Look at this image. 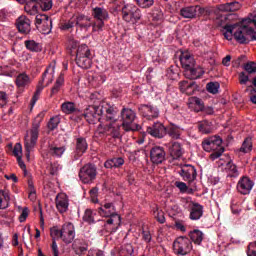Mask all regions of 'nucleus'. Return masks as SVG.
<instances>
[{"mask_svg": "<svg viewBox=\"0 0 256 256\" xmlns=\"http://www.w3.org/2000/svg\"><path fill=\"white\" fill-rule=\"evenodd\" d=\"M101 116L106 119L107 124H99L97 128L98 133L119 139L121 135V123L116 119L117 111H115V108L108 103H102Z\"/></svg>", "mask_w": 256, "mask_h": 256, "instance_id": "f257e3e1", "label": "nucleus"}, {"mask_svg": "<svg viewBox=\"0 0 256 256\" xmlns=\"http://www.w3.org/2000/svg\"><path fill=\"white\" fill-rule=\"evenodd\" d=\"M180 63L184 70V76L186 79H201L205 75V70L201 66L197 65L195 57L189 52H182L180 55Z\"/></svg>", "mask_w": 256, "mask_h": 256, "instance_id": "f03ea898", "label": "nucleus"}, {"mask_svg": "<svg viewBox=\"0 0 256 256\" xmlns=\"http://www.w3.org/2000/svg\"><path fill=\"white\" fill-rule=\"evenodd\" d=\"M99 213L101 217H108L104 227L107 233L117 231V227L121 225V216L117 214V209L113 203H105L99 208Z\"/></svg>", "mask_w": 256, "mask_h": 256, "instance_id": "7ed1b4c3", "label": "nucleus"}, {"mask_svg": "<svg viewBox=\"0 0 256 256\" xmlns=\"http://www.w3.org/2000/svg\"><path fill=\"white\" fill-rule=\"evenodd\" d=\"M202 148L204 151L210 154V159L215 161L219 159L223 153H225V148L223 147V139L219 136H210L202 141Z\"/></svg>", "mask_w": 256, "mask_h": 256, "instance_id": "20e7f679", "label": "nucleus"}, {"mask_svg": "<svg viewBox=\"0 0 256 256\" xmlns=\"http://www.w3.org/2000/svg\"><path fill=\"white\" fill-rule=\"evenodd\" d=\"M41 121H43V114H38L34 119L32 128L27 132L24 139V147L27 152V157L31 155L35 145H37V139H39V127H41Z\"/></svg>", "mask_w": 256, "mask_h": 256, "instance_id": "39448f33", "label": "nucleus"}, {"mask_svg": "<svg viewBox=\"0 0 256 256\" xmlns=\"http://www.w3.org/2000/svg\"><path fill=\"white\" fill-rule=\"evenodd\" d=\"M183 207L186 211H189V219L191 221H199L203 217L204 207L203 205L194 202L191 198L182 199Z\"/></svg>", "mask_w": 256, "mask_h": 256, "instance_id": "423d86ee", "label": "nucleus"}, {"mask_svg": "<svg viewBox=\"0 0 256 256\" xmlns=\"http://www.w3.org/2000/svg\"><path fill=\"white\" fill-rule=\"evenodd\" d=\"M120 115L122 121L121 125L125 131H137V129H139V125L135 123L137 114L131 108H123Z\"/></svg>", "mask_w": 256, "mask_h": 256, "instance_id": "0eeeda50", "label": "nucleus"}, {"mask_svg": "<svg viewBox=\"0 0 256 256\" xmlns=\"http://www.w3.org/2000/svg\"><path fill=\"white\" fill-rule=\"evenodd\" d=\"M91 50L87 44H82L78 47L76 53V64L81 69H89L91 67Z\"/></svg>", "mask_w": 256, "mask_h": 256, "instance_id": "6e6552de", "label": "nucleus"}, {"mask_svg": "<svg viewBox=\"0 0 256 256\" xmlns=\"http://www.w3.org/2000/svg\"><path fill=\"white\" fill-rule=\"evenodd\" d=\"M141 10L134 4H126L122 8V19L126 23H137L141 21Z\"/></svg>", "mask_w": 256, "mask_h": 256, "instance_id": "1a4fd4ad", "label": "nucleus"}, {"mask_svg": "<svg viewBox=\"0 0 256 256\" xmlns=\"http://www.w3.org/2000/svg\"><path fill=\"white\" fill-rule=\"evenodd\" d=\"M173 249L177 255H189L193 249V244L189 238L180 236L174 241Z\"/></svg>", "mask_w": 256, "mask_h": 256, "instance_id": "9d476101", "label": "nucleus"}, {"mask_svg": "<svg viewBox=\"0 0 256 256\" xmlns=\"http://www.w3.org/2000/svg\"><path fill=\"white\" fill-rule=\"evenodd\" d=\"M79 178L82 183H93L97 179V167L95 164H86L79 171Z\"/></svg>", "mask_w": 256, "mask_h": 256, "instance_id": "9b49d317", "label": "nucleus"}, {"mask_svg": "<svg viewBox=\"0 0 256 256\" xmlns=\"http://www.w3.org/2000/svg\"><path fill=\"white\" fill-rule=\"evenodd\" d=\"M102 104L99 106H89L84 111V117L89 123L95 124L97 121H101Z\"/></svg>", "mask_w": 256, "mask_h": 256, "instance_id": "f8f14e48", "label": "nucleus"}, {"mask_svg": "<svg viewBox=\"0 0 256 256\" xmlns=\"http://www.w3.org/2000/svg\"><path fill=\"white\" fill-rule=\"evenodd\" d=\"M146 132L156 139H163L167 135V127L161 122H154L151 126L147 127Z\"/></svg>", "mask_w": 256, "mask_h": 256, "instance_id": "ddd939ff", "label": "nucleus"}, {"mask_svg": "<svg viewBox=\"0 0 256 256\" xmlns=\"http://www.w3.org/2000/svg\"><path fill=\"white\" fill-rule=\"evenodd\" d=\"M254 186L255 182L249 176H242L237 183V191L241 195H249Z\"/></svg>", "mask_w": 256, "mask_h": 256, "instance_id": "4468645a", "label": "nucleus"}, {"mask_svg": "<svg viewBox=\"0 0 256 256\" xmlns=\"http://www.w3.org/2000/svg\"><path fill=\"white\" fill-rule=\"evenodd\" d=\"M61 239L66 245L73 243L75 239V226L72 223H66L62 226Z\"/></svg>", "mask_w": 256, "mask_h": 256, "instance_id": "2eb2a0df", "label": "nucleus"}, {"mask_svg": "<svg viewBox=\"0 0 256 256\" xmlns=\"http://www.w3.org/2000/svg\"><path fill=\"white\" fill-rule=\"evenodd\" d=\"M165 148L161 146H154L150 150V160L154 165H161L165 161Z\"/></svg>", "mask_w": 256, "mask_h": 256, "instance_id": "dca6fc26", "label": "nucleus"}, {"mask_svg": "<svg viewBox=\"0 0 256 256\" xmlns=\"http://www.w3.org/2000/svg\"><path fill=\"white\" fill-rule=\"evenodd\" d=\"M178 173L188 183H193L197 179V170L192 165H184Z\"/></svg>", "mask_w": 256, "mask_h": 256, "instance_id": "f3484780", "label": "nucleus"}, {"mask_svg": "<svg viewBox=\"0 0 256 256\" xmlns=\"http://www.w3.org/2000/svg\"><path fill=\"white\" fill-rule=\"evenodd\" d=\"M234 38L235 40L244 45L245 43H249V26L243 25L235 28Z\"/></svg>", "mask_w": 256, "mask_h": 256, "instance_id": "a211bd4d", "label": "nucleus"}, {"mask_svg": "<svg viewBox=\"0 0 256 256\" xmlns=\"http://www.w3.org/2000/svg\"><path fill=\"white\" fill-rule=\"evenodd\" d=\"M16 27L19 33L23 35H29L31 33V20L25 15H21L16 19Z\"/></svg>", "mask_w": 256, "mask_h": 256, "instance_id": "6ab92c4d", "label": "nucleus"}, {"mask_svg": "<svg viewBox=\"0 0 256 256\" xmlns=\"http://www.w3.org/2000/svg\"><path fill=\"white\" fill-rule=\"evenodd\" d=\"M139 111L141 115L148 120L157 119V117H159V110L157 109V107L152 105L142 104L139 107Z\"/></svg>", "mask_w": 256, "mask_h": 256, "instance_id": "aec40b11", "label": "nucleus"}, {"mask_svg": "<svg viewBox=\"0 0 256 256\" xmlns=\"http://www.w3.org/2000/svg\"><path fill=\"white\" fill-rule=\"evenodd\" d=\"M89 145L87 140L83 137L76 139V150L74 152V160L77 161L79 158L83 157L84 153L87 151Z\"/></svg>", "mask_w": 256, "mask_h": 256, "instance_id": "412c9836", "label": "nucleus"}, {"mask_svg": "<svg viewBox=\"0 0 256 256\" xmlns=\"http://www.w3.org/2000/svg\"><path fill=\"white\" fill-rule=\"evenodd\" d=\"M56 209L59 213H67L69 209V197L65 193H60L56 196Z\"/></svg>", "mask_w": 256, "mask_h": 256, "instance_id": "4be33fe9", "label": "nucleus"}, {"mask_svg": "<svg viewBox=\"0 0 256 256\" xmlns=\"http://www.w3.org/2000/svg\"><path fill=\"white\" fill-rule=\"evenodd\" d=\"M169 154L172 159H181L183 155V147L179 142H172L169 146Z\"/></svg>", "mask_w": 256, "mask_h": 256, "instance_id": "5701e85b", "label": "nucleus"}, {"mask_svg": "<svg viewBox=\"0 0 256 256\" xmlns=\"http://www.w3.org/2000/svg\"><path fill=\"white\" fill-rule=\"evenodd\" d=\"M217 9L218 11H222L224 13L235 12L241 9V3L234 1L225 4H220L218 5Z\"/></svg>", "mask_w": 256, "mask_h": 256, "instance_id": "b1692460", "label": "nucleus"}, {"mask_svg": "<svg viewBox=\"0 0 256 256\" xmlns=\"http://www.w3.org/2000/svg\"><path fill=\"white\" fill-rule=\"evenodd\" d=\"M55 79V66H48L42 75V80L39 83H46V85H51Z\"/></svg>", "mask_w": 256, "mask_h": 256, "instance_id": "393cba45", "label": "nucleus"}, {"mask_svg": "<svg viewBox=\"0 0 256 256\" xmlns=\"http://www.w3.org/2000/svg\"><path fill=\"white\" fill-rule=\"evenodd\" d=\"M182 133L183 129L175 124H170L168 127H166V135H169L171 139H181Z\"/></svg>", "mask_w": 256, "mask_h": 256, "instance_id": "a878e982", "label": "nucleus"}, {"mask_svg": "<svg viewBox=\"0 0 256 256\" xmlns=\"http://www.w3.org/2000/svg\"><path fill=\"white\" fill-rule=\"evenodd\" d=\"M92 15L96 21H107V19H109V12L107 9L101 7L94 8Z\"/></svg>", "mask_w": 256, "mask_h": 256, "instance_id": "bb28decb", "label": "nucleus"}, {"mask_svg": "<svg viewBox=\"0 0 256 256\" xmlns=\"http://www.w3.org/2000/svg\"><path fill=\"white\" fill-rule=\"evenodd\" d=\"M123 165H125V159H123V157L112 158L104 163V167L106 169H117L119 167H123Z\"/></svg>", "mask_w": 256, "mask_h": 256, "instance_id": "cd10ccee", "label": "nucleus"}, {"mask_svg": "<svg viewBox=\"0 0 256 256\" xmlns=\"http://www.w3.org/2000/svg\"><path fill=\"white\" fill-rule=\"evenodd\" d=\"M75 24L77 27H80V29H89L91 27V18L85 16V15H78L76 18H74Z\"/></svg>", "mask_w": 256, "mask_h": 256, "instance_id": "c85d7f7f", "label": "nucleus"}, {"mask_svg": "<svg viewBox=\"0 0 256 256\" xmlns=\"http://www.w3.org/2000/svg\"><path fill=\"white\" fill-rule=\"evenodd\" d=\"M181 17L184 19H195L197 16V6H188L180 10Z\"/></svg>", "mask_w": 256, "mask_h": 256, "instance_id": "c756f323", "label": "nucleus"}, {"mask_svg": "<svg viewBox=\"0 0 256 256\" xmlns=\"http://www.w3.org/2000/svg\"><path fill=\"white\" fill-rule=\"evenodd\" d=\"M73 250L76 253V255H83L86 253L87 249H89V244L87 242L80 240L76 241L73 245Z\"/></svg>", "mask_w": 256, "mask_h": 256, "instance_id": "7c9ffc66", "label": "nucleus"}, {"mask_svg": "<svg viewBox=\"0 0 256 256\" xmlns=\"http://www.w3.org/2000/svg\"><path fill=\"white\" fill-rule=\"evenodd\" d=\"M198 131L204 135H209V133H213V123L207 120L199 122Z\"/></svg>", "mask_w": 256, "mask_h": 256, "instance_id": "2f4dec72", "label": "nucleus"}, {"mask_svg": "<svg viewBox=\"0 0 256 256\" xmlns=\"http://www.w3.org/2000/svg\"><path fill=\"white\" fill-rule=\"evenodd\" d=\"M65 85V75L63 73H60L59 77L57 78L54 86L51 89L50 97H53L54 95H57L59 91H61V86Z\"/></svg>", "mask_w": 256, "mask_h": 256, "instance_id": "473e14b6", "label": "nucleus"}, {"mask_svg": "<svg viewBox=\"0 0 256 256\" xmlns=\"http://www.w3.org/2000/svg\"><path fill=\"white\" fill-rule=\"evenodd\" d=\"M66 148L65 146H54V145H50L49 149H48V153L49 155H51V157H63V153H65Z\"/></svg>", "mask_w": 256, "mask_h": 256, "instance_id": "72a5a7b5", "label": "nucleus"}, {"mask_svg": "<svg viewBox=\"0 0 256 256\" xmlns=\"http://www.w3.org/2000/svg\"><path fill=\"white\" fill-rule=\"evenodd\" d=\"M97 220V211L86 209L83 215V221L88 223V225H92Z\"/></svg>", "mask_w": 256, "mask_h": 256, "instance_id": "f704fd0d", "label": "nucleus"}, {"mask_svg": "<svg viewBox=\"0 0 256 256\" xmlns=\"http://www.w3.org/2000/svg\"><path fill=\"white\" fill-rule=\"evenodd\" d=\"M29 83H31V79L25 73L19 74L16 78V85L17 87H19V89H23L27 87Z\"/></svg>", "mask_w": 256, "mask_h": 256, "instance_id": "c9c22d12", "label": "nucleus"}, {"mask_svg": "<svg viewBox=\"0 0 256 256\" xmlns=\"http://www.w3.org/2000/svg\"><path fill=\"white\" fill-rule=\"evenodd\" d=\"M24 45L28 51H32L33 53H39L43 50V47L39 43L35 42V40H26Z\"/></svg>", "mask_w": 256, "mask_h": 256, "instance_id": "e433bc0d", "label": "nucleus"}, {"mask_svg": "<svg viewBox=\"0 0 256 256\" xmlns=\"http://www.w3.org/2000/svg\"><path fill=\"white\" fill-rule=\"evenodd\" d=\"M189 237L191 239V241H193V243H195V245H201V243L203 242V232L200 230H193L189 233Z\"/></svg>", "mask_w": 256, "mask_h": 256, "instance_id": "4c0bfd02", "label": "nucleus"}, {"mask_svg": "<svg viewBox=\"0 0 256 256\" xmlns=\"http://www.w3.org/2000/svg\"><path fill=\"white\" fill-rule=\"evenodd\" d=\"M226 173L227 177H239V170L237 169V165H235L233 162H228L226 164Z\"/></svg>", "mask_w": 256, "mask_h": 256, "instance_id": "58836bf2", "label": "nucleus"}, {"mask_svg": "<svg viewBox=\"0 0 256 256\" xmlns=\"http://www.w3.org/2000/svg\"><path fill=\"white\" fill-rule=\"evenodd\" d=\"M9 201H11L9 193L0 190V209H7L9 207Z\"/></svg>", "mask_w": 256, "mask_h": 256, "instance_id": "ea45409f", "label": "nucleus"}, {"mask_svg": "<svg viewBox=\"0 0 256 256\" xmlns=\"http://www.w3.org/2000/svg\"><path fill=\"white\" fill-rule=\"evenodd\" d=\"M28 199L32 202L37 201V190H35L32 179H28Z\"/></svg>", "mask_w": 256, "mask_h": 256, "instance_id": "a19ab883", "label": "nucleus"}, {"mask_svg": "<svg viewBox=\"0 0 256 256\" xmlns=\"http://www.w3.org/2000/svg\"><path fill=\"white\" fill-rule=\"evenodd\" d=\"M53 25V21L48 18L42 25L38 26L37 29L41 31L44 35H48L51 33V27Z\"/></svg>", "mask_w": 256, "mask_h": 256, "instance_id": "79ce46f5", "label": "nucleus"}, {"mask_svg": "<svg viewBox=\"0 0 256 256\" xmlns=\"http://www.w3.org/2000/svg\"><path fill=\"white\" fill-rule=\"evenodd\" d=\"M253 150V142H251L250 138H246L243 143L242 146L239 149L240 153H251V151Z\"/></svg>", "mask_w": 256, "mask_h": 256, "instance_id": "37998d69", "label": "nucleus"}, {"mask_svg": "<svg viewBox=\"0 0 256 256\" xmlns=\"http://www.w3.org/2000/svg\"><path fill=\"white\" fill-rule=\"evenodd\" d=\"M24 10L28 15H37L38 10H37V4L35 1H30L26 3L24 6Z\"/></svg>", "mask_w": 256, "mask_h": 256, "instance_id": "c03bdc74", "label": "nucleus"}, {"mask_svg": "<svg viewBox=\"0 0 256 256\" xmlns=\"http://www.w3.org/2000/svg\"><path fill=\"white\" fill-rule=\"evenodd\" d=\"M61 109L63 113H66V115H71V113H75L77 108H75V103L65 102L62 104Z\"/></svg>", "mask_w": 256, "mask_h": 256, "instance_id": "a18cd8bd", "label": "nucleus"}, {"mask_svg": "<svg viewBox=\"0 0 256 256\" xmlns=\"http://www.w3.org/2000/svg\"><path fill=\"white\" fill-rule=\"evenodd\" d=\"M133 245L131 244H124L123 246H121L120 250H119V255L120 256H131L133 255Z\"/></svg>", "mask_w": 256, "mask_h": 256, "instance_id": "49530a36", "label": "nucleus"}, {"mask_svg": "<svg viewBox=\"0 0 256 256\" xmlns=\"http://www.w3.org/2000/svg\"><path fill=\"white\" fill-rule=\"evenodd\" d=\"M61 123V118H59V116H54L52 118H50L47 127L49 129V131H55V129H57V127H59V124Z\"/></svg>", "mask_w": 256, "mask_h": 256, "instance_id": "de8ad7c7", "label": "nucleus"}, {"mask_svg": "<svg viewBox=\"0 0 256 256\" xmlns=\"http://www.w3.org/2000/svg\"><path fill=\"white\" fill-rule=\"evenodd\" d=\"M235 29H237V25H226L224 26V37L225 39H227L228 41H231V39H233V31H235Z\"/></svg>", "mask_w": 256, "mask_h": 256, "instance_id": "09e8293b", "label": "nucleus"}, {"mask_svg": "<svg viewBox=\"0 0 256 256\" xmlns=\"http://www.w3.org/2000/svg\"><path fill=\"white\" fill-rule=\"evenodd\" d=\"M220 87L221 85L219 84V82H210L206 85L208 93H211L212 95H217V93H219Z\"/></svg>", "mask_w": 256, "mask_h": 256, "instance_id": "8fccbe9b", "label": "nucleus"}, {"mask_svg": "<svg viewBox=\"0 0 256 256\" xmlns=\"http://www.w3.org/2000/svg\"><path fill=\"white\" fill-rule=\"evenodd\" d=\"M38 5L42 11H50L53 8V0H38Z\"/></svg>", "mask_w": 256, "mask_h": 256, "instance_id": "3c124183", "label": "nucleus"}, {"mask_svg": "<svg viewBox=\"0 0 256 256\" xmlns=\"http://www.w3.org/2000/svg\"><path fill=\"white\" fill-rule=\"evenodd\" d=\"M45 89V86L43 85V82H39L36 88V91L34 93V96L32 98V104L35 105L37 101H39V95H41V91Z\"/></svg>", "mask_w": 256, "mask_h": 256, "instance_id": "603ef678", "label": "nucleus"}, {"mask_svg": "<svg viewBox=\"0 0 256 256\" xmlns=\"http://www.w3.org/2000/svg\"><path fill=\"white\" fill-rule=\"evenodd\" d=\"M141 9H149L155 4V0H135Z\"/></svg>", "mask_w": 256, "mask_h": 256, "instance_id": "864d4df0", "label": "nucleus"}, {"mask_svg": "<svg viewBox=\"0 0 256 256\" xmlns=\"http://www.w3.org/2000/svg\"><path fill=\"white\" fill-rule=\"evenodd\" d=\"M75 18H71L70 20L61 24L60 29L62 31H69V29H73L75 27Z\"/></svg>", "mask_w": 256, "mask_h": 256, "instance_id": "5fc2aeb1", "label": "nucleus"}, {"mask_svg": "<svg viewBox=\"0 0 256 256\" xmlns=\"http://www.w3.org/2000/svg\"><path fill=\"white\" fill-rule=\"evenodd\" d=\"M103 83H105V78H103V76L96 74L92 77L91 84L93 87H99L100 85H103Z\"/></svg>", "mask_w": 256, "mask_h": 256, "instance_id": "6e6d98bb", "label": "nucleus"}, {"mask_svg": "<svg viewBox=\"0 0 256 256\" xmlns=\"http://www.w3.org/2000/svg\"><path fill=\"white\" fill-rule=\"evenodd\" d=\"M175 187L179 189L180 193H191V189H189L185 182L176 181Z\"/></svg>", "mask_w": 256, "mask_h": 256, "instance_id": "4d7b16f0", "label": "nucleus"}, {"mask_svg": "<svg viewBox=\"0 0 256 256\" xmlns=\"http://www.w3.org/2000/svg\"><path fill=\"white\" fill-rule=\"evenodd\" d=\"M49 18V16L45 15V14H37L36 15V21H35V25L36 28L38 29V27L42 26L46 20Z\"/></svg>", "mask_w": 256, "mask_h": 256, "instance_id": "13d9d810", "label": "nucleus"}, {"mask_svg": "<svg viewBox=\"0 0 256 256\" xmlns=\"http://www.w3.org/2000/svg\"><path fill=\"white\" fill-rule=\"evenodd\" d=\"M153 239V236L151 235V231H149V229H142V241H144L145 243H151Z\"/></svg>", "mask_w": 256, "mask_h": 256, "instance_id": "bf43d9fd", "label": "nucleus"}, {"mask_svg": "<svg viewBox=\"0 0 256 256\" xmlns=\"http://www.w3.org/2000/svg\"><path fill=\"white\" fill-rule=\"evenodd\" d=\"M7 103H9V95L7 92L0 91V109H3Z\"/></svg>", "mask_w": 256, "mask_h": 256, "instance_id": "052dcab7", "label": "nucleus"}, {"mask_svg": "<svg viewBox=\"0 0 256 256\" xmlns=\"http://www.w3.org/2000/svg\"><path fill=\"white\" fill-rule=\"evenodd\" d=\"M93 31H103V27H105V20H96L92 25Z\"/></svg>", "mask_w": 256, "mask_h": 256, "instance_id": "680f3d73", "label": "nucleus"}, {"mask_svg": "<svg viewBox=\"0 0 256 256\" xmlns=\"http://www.w3.org/2000/svg\"><path fill=\"white\" fill-rule=\"evenodd\" d=\"M13 155L17 158L22 157L23 155V146L21 143H16L13 149Z\"/></svg>", "mask_w": 256, "mask_h": 256, "instance_id": "e2e57ef3", "label": "nucleus"}, {"mask_svg": "<svg viewBox=\"0 0 256 256\" xmlns=\"http://www.w3.org/2000/svg\"><path fill=\"white\" fill-rule=\"evenodd\" d=\"M244 69L249 74L256 73V63L248 62L247 64H245Z\"/></svg>", "mask_w": 256, "mask_h": 256, "instance_id": "0e129e2a", "label": "nucleus"}, {"mask_svg": "<svg viewBox=\"0 0 256 256\" xmlns=\"http://www.w3.org/2000/svg\"><path fill=\"white\" fill-rule=\"evenodd\" d=\"M50 235L52 239H61V230L57 227H53L50 229Z\"/></svg>", "mask_w": 256, "mask_h": 256, "instance_id": "69168bd1", "label": "nucleus"}, {"mask_svg": "<svg viewBox=\"0 0 256 256\" xmlns=\"http://www.w3.org/2000/svg\"><path fill=\"white\" fill-rule=\"evenodd\" d=\"M245 92H250V101L251 103H254V105H256V90L255 88L249 86L248 88H246Z\"/></svg>", "mask_w": 256, "mask_h": 256, "instance_id": "338daca9", "label": "nucleus"}, {"mask_svg": "<svg viewBox=\"0 0 256 256\" xmlns=\"http://www.w3.org/2000/svg\"><path fill=\"white\" fill-rule=\"evenodd\" d=\"M247 255L248 256H256V241L255 242H251L248 245Z\"/></svg>", "mask_w": 256, "mask_h": 256, "instance_id": "774afa93", "label": "nucleus"}]
</instances>
